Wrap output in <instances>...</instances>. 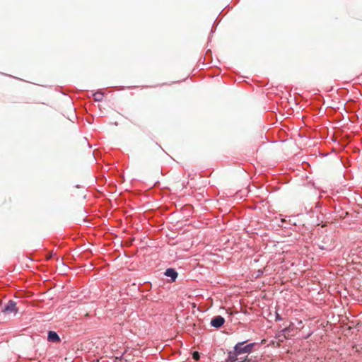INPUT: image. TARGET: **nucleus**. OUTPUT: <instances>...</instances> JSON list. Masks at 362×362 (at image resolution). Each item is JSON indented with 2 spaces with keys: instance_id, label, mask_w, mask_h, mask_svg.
I'll return each instance as SVG.
<instances>
[{
  "instance_id": "nucleus-1",
  "label": "nucleus",
  "mask_w": 362,
  "mask_h": 362,
  "mask_svg": "<svg viewBox=\"0 0 362 362\" xmlns=\"http://www.w3.org/2000/svg\"><path fill=\"white\" fill-rule=\"evenodd\" d=\"M258 346V343H248V340L238 341L234 345L233 349L227 350V356L225 359L243 358L244 356H248Z\"/></svg>"
},
{
  "instance_id": "nucleus-2",
  "label": "nucleus",
  "mask_w": 362,
  "mask_h": 362,
  "mask_svg": "<svg viewBox=\"0 0 362 362\" xmlns=\"http://www.w3.org/2000/svg\"><path fill=\"white\" fill-rule=\"evenodd\" d=\"M18 311V309L16 307V303L13 300H9L1 310V312L5 314H9L11 313H14L16 314Z\"/></svg>"
},
{
  "instance_id": "nucleus-3",
  "label": "nucleus",
  "mask_w": 362,
  "mask_h": 362,
  "mask_svg": "<svg viewBox=\"0 0 362 362\" xmlns=\"http://www.w3.org/2000/svg\"><path fill=\"white\" fill-rule=\"evenodd\" d=\"M226 320L221 315H216L213 317L210 322V325L216 329H219L223 326Z\"/></svg>"
},
{
  "instance_id": "nucleus-4",
  "label": "nucleus",
  "mask_w": 362,
  "mask_h": 362,
  "mask_svg": "<svg viewBox=\"0 0 362 362\" xmlns=\"http://www.w3.org/2000/svg\"><path fill=\"white\" fill-rule=\"evenodd\" d=\"M47 340L48 342L56 344L60 343L62 341V339L58 333L53 330H49L47 332Z\"/></svg>"
},
{
  "instance_id": "nucleus-5",
  "label": "nucleus",
  "mask_w": 362,
  "mask_h": 362,
  "mask_svg": "<svg viewBox=\"0 0 362 362\" xmlns=\"http://www.w3.org/2000/svg\"><path fill=\"white\" fill-rule=\"evenodd\" d=\"M164 275L170 278V282H175L177 279L178 273L175 269L173 267H169L167 268L164 272Z\"/></svg>"
},
{
  "instance_id": "nucleus-6",
  "label": "nucleus",
  "mask_w": 362,
  "mask_h": 362,
  "mask_svg": "<svg viewBox=\"0 0 362 362\" xmlns=\"http://www.w3.org/2000/svg\"><path fill=\"white\" fill-rule=\"evenodd\" d=\"M224 362H257L255 360H252V358H250L247 356H244L243 358H232V359H225Z\"/></svg>"
},
{
  "instance_id": "nucleus-7",
  "label": "nucleus",
  "mask_w": 362,
  "mask_h": 362,
  "mask_svg": "<svg viewBox=\"0 0 362 362\" xmlns=\"http://www.w3.org/2000/svg\"><path fill=\"white\" fill-rule=\"evenodd\" d=\"M93 97L95 101L101 102L103 100L104 93L102 90H98L93 94Z\"/></svg>"
},
{
  "instance_id": "nucleus-8",
  "label": "nucleus",
  "mask_w": 362,
  "mask_h": 362,
  "mask_svg": "<svg viewBox=\"0 0 362 362\" xmlns=\"http://www.w3.org/2000/svg\"><path fill=\"white\" fill-rule=\"evenodd\" d=\"M201 358V354L199 351H194L192 353V358L195 361H199Z\"/></svg>"
},
{
  "instance_id": "nucleus-9",
  "label": "nucleus",
  "mask_w": 362,
  "mask_h": 362,
  "mask_svg": "<svg viewBox=\"0 0 362 362\" xmlns=\"http://www.w3.org/2000/svg\"><path fill=\"white\" fill-rule=\"evenodd\" d=\"M143 291H148L151 289V284L150 282H146L144 284Z\"/></svg>"
},
{
  "instance_id": "nucleus-10",
  "label": "nucleus",
  "mask_w": 362,
  "mask_h": 362,
  "mask_svg": "<svg viewBox=\"0 0 362 362\" xmlns=\"http://www.w3.org/2000/svg\"><path fill=\"white\" fill-rule=\"evenodd\" d=\"M275 320L276 322L282 320L281 316L277 312H276V314H275Z\"/></svg>"
},
{
  "instance_id": "nucleus-11",
  "label": "nucleus",
  "mask_w": 362,
  "mask_h": 362,
  "mask_svg": "<svg viewBox=\"0 0 362 362\" xmlns=\"http://www.w3.org/2000/svg\"><path fill=\"white\" fill-rule=\"evenodd\" d=\"M281 332H284V333H287V332H289V328L288 327H286Z\"/></svg>"
},
{
  "instance_id": "nucleus-12",
  "label": "nucleus",
  "mask_w": 362,
  "mask_h": 362,
  "mask_svg": "<svg viewBox=\"0 0 362 362\" xmlns=\"http://www.w3.org/2000/svg\"><path fill=\"white\" fill-rule=\"evenodd\" d=\"M312 334H313V332H310L308 334H306V336H305L303 338L305 339H308L311 336Z\"/></svg>"
},
{
  "instance_id": "nucleus-13",
  "label": "nucleus",
  "mask_w": 362,
  "mask_h": 362,
  "mask_svg": "<svg viewBox=\"0 0 362 362\" xmlns=\"http://www.w3.org/2000/svg\"><path fill=\"white\" fill-rule=\"evenodd\" d=\"M258 272H259L258 276L262 275L263 274V272L261 270H259Z\"/></svg>"
},
{
  "instance_id": "nucleus-14",
  "label": "nucleus",
  "mask_w": 362,
  "mask_h": 362,
  "mask_svg": "<svg viewBox=\"0 0 362 362\" xmlns=\"http://www.w3.org/2000/svg\"><path fill=\"white\" fill-rule=\"evenodd\" d=\"M117 359H116L114 362H118V361H117Z\"/></svg>"
}]
</instances>
